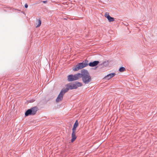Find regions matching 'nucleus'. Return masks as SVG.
<instances>
[{
    "label": "nucleus",
    "mask_w": 157,
    "mask_h": 157,
    "mask_svg": "<svg viewBox=\"0 0 157 157\" xmlns=\"http://www.w3.org/2000/svg\"><path fill=\"white\" fill-rule=\"evenodd\" d=\"M81 77L83 83L88 84L91 81V78L88 72L84 70L81 71Z\"/></svg>",
    "instance_id": "1"
},
{
    "label": "nucleus",
    "mask_w": 157,
    "mask_h": 157,
    "mask_svg": "<svg viewBox=\"0 0 157 157\" xmlns=\"http://www.w3.org/2000/svg\"><path fill=\"white\" fill-rule=\"evenodd\" d=\"M78 125V123L77 120L75 121L74 123L73 128L72 129V132L71 134L72 139L71 140V142H73L76 138L75 135V132L76 131V128Z\"/></svg>",
    "instance_id": "2"
},
{
    "label": "nucleus",
    "mask_w": 157,
    "mask_h": 157,
    "mask_svg": "<svg viewBox=\"0 0 157 157\" xmlns=\"http://www.w3.org/2000/svg\"><path fill=\"white\" fill-rule=\"evenodd\" d=\"M88 65L87 62H83L82 63H79L76 65L75 67H73V70L74 71H77L81 69Z\"/></svg>",
    "instance_id": "3"
},
{
    "label": "nucleus",
    "mask_w": 157,
    "mask_h": 157,
    "mask_svg": "<svg viewBox=\"0 0 157 157\" xmlns=\"http://www.w3.org/2000/svg\"><path fill=\"white\" fill-rule=\"evenodd\" d=\"M80 73H77L74 75H70L67 76V80L69 82L77 80L81 78Z\"/></svg>",
    "instance_id": "4"
},
{
    "label": "nucleus",
    "mask_w": 157,
    "mask_h": 157,
    "mask_svg": "<svg viewBox=\"0 0 157 157\" xmlns=\"http://www.w3.org/2000/svg\"><path fill=\"white\" fill-rule=\"evenodd\" d=\"M37 110V107L35 106L27 110L25 113V115L26 116H28L29 115H34L36 113Z\"/></svg>",
    "instance_id": "5"
},
{
    "label": "nucleus",
    "mask_w": 157,
    "mask_h": 157,
    "mask_svg": "<svg viewBox=\"0 0 157 157\" xmlns=\"http://www.w3.org/2000/svg\"><path fill=\"white\" fill-rule=\"evenodd\" d=\"M65 93V92H64V91L62 89L56 99V102H59L62 100L63 95Z\"/></svg>",
    "instance_id": "6"
},
{
    "label": "nucleus",
    "mask_w": 157,
    "mask_h": 157,
    "mask_svg": "<svg viewBox=\"0 0 157 157\" xmlns=\"http://www.w3.org/2000/svg\"><path fill=\"white\" fill-rule=\"evenodd\" d=\"M66 88L63 89L64 91V92H67L69 90L73 89L72 84L69 83L66 85Z\"/></svg>",
    "instance_id": "7"
},
{
    "label": "nucleus",
    "mask_w": 157,
    "mask_h": 157,
    "mask_svg": "<svg viewBox=\"0 0 157 157\" xmlns=\"http://www.w3.org/2000/svg\"><path fill=\"white\" fill-rule=\"evenodd\" d=\"M104 16L108 19L109 22L113 21H114V18L110 17L109 15V13L107 12H106L105 13Z\"/></svg>",
    "instance_id": "8"
},
{
    "label": "nucleus",
    "mask_w": 157,
    "mask_h": 157,
    "mask_svg": "<svg viewBox=\"0 0 157 157\" xmlns=\"http://www.w3.org/2000/svg\"><path fill=\"white\" fill-rule=\"evenodd\" d=\"M73 89H77L78 87L81 86L82 85V83L79 82H75V83L72 84Z\"/></svg>",
    "instance_id": "9"
},
{
    "label": "nucleus",
    "mask_w": 157,
    "mask_h": 157,
    "mask_svg": "<svg viewBox=\"0 0 157 157\" xmlns=\"http://www.w3.org/2000/svg\"><path fill=\"white\" fill-rule=\"evenodd\" d=\"M116 74L115 73L109 74V75H107L106 76H105L104 78V79H106L108 80H109L110 78L113 77Z\"/></svg>",
    "instance_id": "10"
},
{
    "label": "nucleus",
    "mask_w": 157,
    "mask_h": 157,
    "mask_svg": "<svg viewBox=\"0 0 157 157\" xmlns=\"http://www.w3.org/2000/svg\"><path fill=\"white\" fill-rule=\"evenodd\" d=\"M99 63V62L98 61H95L92 62L90 63L88 65L91 67H94L97 65Z\"/></svg>",
    "instance_id": "11"
},
{
    "label": "nucleus",
    "mask_w": 157,
    "mask_h": 157,
    "mask_svg": "<svg viewBox=\"0 0 157 157\" xmlns=\"http://www.w3.org/2000/svg\"><path fill=\"white\" fill-rule=\"evenodd\" d=\"M41 24V20L40 19L37 20V22L36 23L35 25V26L36 28H37L40 27Z\"/></svg>",
    "instance_id": "12"
},
{
    "label": "nucleus",
    "mask_w": 157,
    "mask_h": 157,
    "mask_svg": "<svg viewBox=\"0 0 157 157\" xmlns=\"http://www.w3.org/2000/svg\"><path fill=\"white\" fill-rule=\"evenodd\" d=\"M125 71V69L124 67H121L119 69V71L120 72H123Z\"/></svg>",
    "instance_id": "13"
},
{
    "label": "nucleus",
    "mask_w": 157,
    "mask_h": 157,
    "mask_svg": "<svg viewBox=\"0 0 157 157\" xmlns=\"http://www.w3.org/2000/svg\"><path fill=\"white\" fill-rule=\"evenodd\" d=\"M25 8H27L28 7V5L27 3L25 4Z\"/></svg>",
    "instance_id": "14"
},
{
    "label": "nucleus",
    "mask_w": 157,
    "mask_h": 157,
    "mask_svg": "<svg viewBox=\"0 0 157 157\" xmlns=\"http://www.w3.org/2000/svg\"><path fill=\"white\" fill-rule=\"evenodd\" d=\"M43 2L44 3H46L47 2V1H43Z\"/></svg>",
    "instance_id": "15"
}]
</instances>
